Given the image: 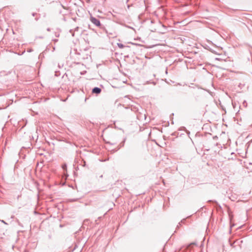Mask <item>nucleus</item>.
<instances>
[{
  "instance_id": "nucleus-1",
  "label": "nucleus",
  "mask_w": 252,
  "mask_h": 252,
  "mask_svg": "<svg viewBox=\"0 0 252 252\" xmlns=\"http://www.w3.org/2000/svg\"><path fill=\"white\" fill-rule=\"evenodd\" d=\"M103 140L107 144L108 148L116 151L124 146L126 139L125 138L120 144L117 145L119 140L118 134L115 132H110L105 134Z\"/></svg>"
},
{
  "instance_id": "nucleus-2",
  "label": "nucleus",
  "mask_w": 252,
  "mask_h": 252,
  "mask_svg": "<svg viewBox=\"0 0 252 252\" xmlns=\"http://www.w3.org/2000/svg\"><path fill=\"white\" fill-rule=\"evenodd\" d=\"M91 22L97 27H99L100 29L103 28V26L101 25L100 21L95 17H91L90 18Z\"/></svg>"
},
{
  "instance_id": "nucleus-3",
  "label": "nucleus",
  "mask_w": 252,
  "mask_h": 252,
  "mask_svg": "<svg viewBox=\"0 0 252 252\" xmlns=\"http://www.w3.org/2000/svg\"><path fill=\"white\" fill-rule=\"evenodd\" d=\"M74 162L76 164H77V168H78L79 165H81L82 163V166H84L85 165L86 162L83 160V158H75Z\"/></svg>"
},
{
  "instance_id": "nucleus-4",
  "label": "nucleus",
  "mask_w": 252,
  "mask_h": 252,
  "mask_svg": "<svg viewBox=\"0 0 252 252\" xmlns=\"http://www.w3.org/2000/svg\"><path fill=\"white\" fill-rule=\"evenodd\" d=\"M239 160L241 162V164L243 165L244 167H245L246 168L249 169L250 170H252V168H251L250 166L252 165V162L248 161H245L243 162V163L242 162V160L239 159Z\"/></svg>"
},
{
  "instance_id": "nucleus-5",
  "label": "nucleus",
  "mask_w": 252,
  "mask_h": 252,
  "mask_svg": "<svg viewBox=\"0 0 252 252\" xmlns=\"http://www.w3.org/2000/svg\"><path fill=\"white\" fill-rule=\"evenodd\" d=\"M101 89L98 87H94L92 90V93L95 94H99L101 93Z\"/></svg>"
},
{
  "instance_id": "nucleus-6",
  "label": "nucleus",
  "mask_w": 252,
  "mask_h": 252,
  "mask_svg": "<svg viewBox=\"0 0 252 252\" xmlns=\"http://www.w3.org/2000/svg\"><path fill=\"white\" fill-rule=\"evenodd\" d=\"M208 202H213V203H215L216 204V205H217V209H221V206L220 204H219L216 201H215V200L213 201V200H208Z\"/></svg>"
},
{
  "instance_id": "nucleus-7",
  "label": "nucleus",
  "mask_w": 252,
  "mask_h": 252,
  "mask_svg": "<svg viewBox=\"0 0 252 252\" xmlns=\"http://www.w3.org/2000/svg\"><path fill=\"white\" fill-rule=\"evenodd\" d=\"M43 160L42 158H41V160L40 161V162L38 161L37 162V166L39 168H42L43 167Z\"/></svg>"
},
{
  "instance_id": "nucleus-8",
  "label": "nucleus",
  "mask_w": 252,
  "mask_h": 252,
  "mask_svg": "<svg viewBox=\"0 0 252 252\" xmlns=\"http://www.w3.org/2000/svg\"><path fill=\"white\" fill-rule=\"evenodd\" d=\"M228 215H229V218L230 221H231L232 218H233V216L232 215V213L231 212H228Z\"/></svg>"
},
{
  "instance_id": "nucleus-9",
  "label": "nucleus",
  "mask_w": 252,
  "mask_h": 252,
  "mask_svg": "<svg viewBox=\"0 0 252 252\" xmlns=\"http://www.w3.org/2000/svg\"><path fill=\"white\" fill-rule=\"evenodd\" d=\"M238 242H239V241L238 240H237L234 241L233 243H230V246L231 247H234L235 246H234V244L235 243H238Z\"/></svg>"
},
{
  "instance_id": "nucleus-10",
  "label": "nucleus",
  "mask_w": 252,
  "mask_h": 252,
  "mask_svg": "<svg viewBox=\"0 0 252 252\" xmlns=\"http://www.w3.org/2000/svg\"><path fill=\"white\" fill-rule=\"evenodd\" d=\"M62 168H63V169L64 170H66V168H67L66 164H63L62 165Z\"/></svg>"
},
{
  "instance_id": "nucleus-11",
  "label": "nucleus",
  "mask_w": 252,
  "mask_h": 252,
  "mask_svg": "<svg viewBox=\"0 0 252 252\" xmlns=\"http://www.w3.org/2000/svg\"><path fill=\"white\" fill-rule=\"evenodd\" d=\"M118 46L120 48H123L124 46L121 44V43H118Z\"/></svg>"
},
{
  "instance_id": "nucleus-12",
  "label": "nucleus",
  "mask_w": 252,
  "mask_h": 252,
  "mask_svg": "<svg viewBox=\"0 0 252 252\" xmlns=\"http://www.w3.org/2000/svg\"><path fill=\"white\" fill-rule=\"evenodd\" d=\"M78 199H70V201L71 202H74V201H77Z\"/></svg>"
},
{
  "instance_id": "nucleus-13",
  "label": "nucleus",
  "mask_w": 252,
  "mask_h": 252,
  "mask_svg": "<svg viewBox=\"0 0 252 252\" xmlns=\"http://www.w3.org/2000/svg\"><path fill=\"white\" fill-rule=\"evenodd\" d=\"M36 14H36V13H34V12H33V13H32V16H35Z\"/></svg>"
},
{
  "instance_id": "nucleus-14",
  "label": "nucleus",
  "mask_w": 252,
  "mask_h": 252,
  "mask_svg": "<svg viewBox=\"0 0 252 252\" xmlns=\"http://www.w3.org/2000/svg\"><path fill=\"white\" fill-rule=\"evenodd\" d=\"M39 17H36V18H35V20L36 21H38V20H39Z\"/></svg>"
},
{
  "instance_id": "nucleus-15",
  "label": "nucleus",
  "mask_w": 252,
  "mask_h": 252,
  "mask_svg": "<svg viewBox=\"0 0 252 252\" xmlns=\"http://www.w3.org/2000/svg\"><path fill=\"white\" fill-rule=\"evenodd\" d=\"M106 160V159H105V160H101L100 159H99V161H105Z\"/></svg>"
},
{
  "instance_id": "nucleus-16",
  "label": "nucleus",
  "mask_w": 252,
  "mask_h": 252,
  "mask_svg": "<svg viewBox=\"0 0 252 252\" xmlns=\"http://www.w3.org/2000/svg\"><path fill=\"white\" fill-rule=\"evenodd\" d=\"M207 42L209 43H212V42L209 41V40H207Z\"/></svg>"
},
{
  "instance_id": "nucleus-17",
  "label": "nucleus",
  "mask_w": 252,
  "mask_h": 252,
  "mask_svg": "<svg viewBox=\"0 0 252 252\" xmlns=\"http://www.w3.org/2000/svg\"><path fill=\"white\" fill-rule=\"evenodd\" d=\"M1 221L5 224H7L4 220H2Z\"/></svg>"
},
{
  "instance_id": "nucleus-18",
  "label": "nucleus",
  "mask_w": 252,
  "mask_h": 252,
  "mask_svg": "<svg viewBox=\"0 0 252 252\" xmlns=\"http://www.w3.org/2000/svg\"><path fill=\"white\" fill-rule=\"evenodd\" d=\"M47 30L48 31H50V29L49 28H48V29H47Z\"/></svg>"
},
{
  "instance_id": "nucleus-19",
  "label": "nucleus",
  "mask_w": 252,
  "mask_h": 252,
  "mask_svg": "<svg viewBox=\"0 0 252 252\" xmlns=\"http://www.w3.org/2000/svg\"><path fill=\"white\" fill-rule=\"evenodd\" d=\"M78 27H76V28H75V30H78Z\"/></svg>"
},
{
  "instance_id": "nucleus-20",
  "label": "nucleus",
  "mask_w": 252,
  "mask_h": 252,
  "mask_svg": "<svg viewBox=\"0 0 252 252\" xmlns=\"http://www.w3.org/2000/svg\"><path fill=\"white\" fill-rule=\"evenodd\" d=\"M100 178H102V175H101L100 176Z\"/></svg>"
},
{
  "instance_id": "nucleus-21",
  "label": "nucleus",
  "mask_w": 252,
  "mask_h": 252,
  "mask_svg": "<svg viewBox=\"0 0 252 252\" xmlns=\"http://www.w3.org/2000/svg\"><path fill=\"white\" fill-rule=\"evenodd\" d=\"M72 36H74V33H73L72 34Z\"/></svg>"
}]
</instances>
